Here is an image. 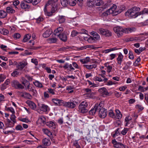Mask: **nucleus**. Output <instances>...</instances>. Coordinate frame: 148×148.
<instances>
[{
	"label": "nucleus",
	"mask_w": 148,
	"mask_h": 148,
	"mask_svg": "<svg viewBox=\"0 0 148 148\" xmlns=\"http://www.w3.org/2000/svg\"><path fill=\"white\" fill-rule=\"evenodd\" d=\"M12 86L16 89H21L24 88V86L17 80H14L12 82Z\"/></svg>",
	"instance_id": "8"
},
{
	"label": "nucleus",
	"mask_w": 148,
	"mask_h": 148,
	"mask_svg": "<svg viewBox=\"0 0 148 148\" xmlns=\"http://www.w3.org/2000/svg\"><path fill=\"white\" fill-rule=\"evenodd\" d=\"M52 101L55 104V105L63 106L64 101L62 100L58 99H52Z\"/></svg>",
	"instance_id": "13"
},
{
	"label": "nucleus",
	"mask_w": 148,
	"mask_h": 148,
	"mask_svg": "<svg viewBox=\"0 0 148 148\" xmlns=\"http://www.w3.org/2000/svg\"><path fill=\"white\" fill-rule=\"evenodd\" d=\"M42 143L44 145L46 146H49L51 144L50 139L47 138H44L42 140Z\"/></svg>",
	"instance_id": "30"
},
{
	"label": "nucleus",
	"mask_w": 148,
	"mask_h": 148,
	"mask_svg": "<svg viewBox=\"0 0 148 148\" xmlns=\"http://www.w3.org/2000/svg\"><path fill=\"white\" fill-rule=\"evenodd\" d=\"M33 84L36 87L39 88H42L43 87V86L42 83L38 81L34 82Z\"/></svg>",
	"instance_id": "50"
},
{
	"label": "nucleus",
	"mask_w": 148,
	"mask_h": 148,
	"mask_svg": "<svg viewBox=\"0 0 148 148\" xmlns=\"http://www.w3.org/2000/svg\"><path fill=\"white\" fill-rule=\"evenodd\" d=\"M48 41L49 43H54L57 42V39L55 38H50L48 39Z\"/></svg>",
	"instance_id": "54"
},
{
	"label": "nucleus",
	"mask_w": 148,
	"mask_h": 148,
	"mask_svg": "<svg viewBox=\"0 0 148 148\" xmlns=\"http://www.w3.org/2000/svg\"><path fill=\"white\" fill-rule=\"evenodd\" d=\"M115 112H116V118L118 119H121L122 117V114L120 111L118 109H116Z\"/></svg>",
	"instance_id": "40"
},
{
	"label": "nucleus",
	"mask_w": 148,
	"mask_h": 148,
	"mask_svg": "<svg viewBox=\"0 0 148 148\" xmlns=\"http://www.w3.org/2000/svg\"><path fill=\"white\" fill-rule=\"evenodd\" d=\"M87 4L89 7H93L95 5V0H88L87 1Z\"/></svg>",
	"instance_id": "38"
},
{
	"label": "nucleus",
	"mask_w": 148,
	"mask_h": 148,
	"mask_svg": "<svg viewBox=\"0 0 148 148\" xmlns=\"http://www.w3.org/2000/svg\"><path fill=\"white\" fill-rule=\"evenodd\" d=\"M132 119L131 116H127L125 119V126H127L128 124H129L131 122Z\"/></svg>",
	"instance_id": "23"
},
{
	"label": "nucleus",
	"mask_w": 148,
	"mask_h": 148,
	"mask_svg": "<svg viewBox=\"0 0 148 148\" xmlns=\"http://www.w3.org/2000/svg\"><path fill=\"white\" fill-rule=\"evenodd\" d=\"M88 104V103L86 100L82 102L79 106V111L83 113L87 112Z\"/></svg>",
	"instance_id": "3"
},
{
	"label": "nucleus",
	"mask_w": 148,
	"mask_h": 148,
	"mask_svg": "<svg viewBox=\"0 0 148 148\" xmlns=\"http://www.w3.org/2000/svg\"><path fill=\"white\" fill-rule=\"evenodd\" d=\"M7 15V13L4 11L0 10V18H4L6 17Z\"/></svg>",
	"instance_id": "41"
},
{
	"label": "nucleus",
	"mask_w": 148,
	"mask_h": 148,
	"mask_svg": "<svg viewBox=\"0 0 148 148\" xmlns=\"http://www.w3.org/2000/svg\"><path fill=\"white\" fill-rule=\"evenodd\" d=\"M93 95V93L92 92L90 93H86L84 94V97L86 99L91 98L92 97Z\"/></svg>",
	"instance_id": "36"
},
{
	"label": "nucleus",
	"mask_w": 148,
	"mask_h": 148,
	"mask_svg": "<svg viewBox=\"0 0 148 148\" xmlns=\"http://www.w3.org/2000/svg\"><path fill=\"white\" fill-rule=\"evenodd\" d=\"M31 35L30 34H27L25 35L23 39V42H26L28 40L31 38Z\"/></svg>",
	"instance_id": "46"
},
{
	"label": "nucleus",
	"mask_w": 148,
	"mask_h": 148,
	"mask_svg": "<svg viewBox=\"0 0 148 148\" xmlns=\"http://www.w3.org/2000/svg\"><path fill=\"white\" fill-rule=\"evenodd\" d=\"M113 30L118 37L122 36L124 33V29L120 26H117L114 27Z\"/></svg>",
	"instance_id": "5"
},
{
	"label": "nucleus",
	"mask_w": 148,
	"mask_h": 148,
	"mask_svg": "<svg viewBox=\"0 0 148 148\" xmlns=\"http://www.w3.org/2000/svg\"><path fill=\"white\" fill-rule=\"evenodd\" d=\"M140 10L139 8L134 6L128 10L125 13V14L126 16L135 18L140 15V12H138Z\"/></svg>",
	"instance_id": "1"
},
{
	"label": "nucleus",
	"mask_w": 148,
	"mask_h": 148,
	"mask_svg": "<svg viewBox=\"0 0 148 148\" xmlns=\"http://www.w3.org/2000/svg\"><path fill=\"white\" fill-rule=\"evenodd\" d=\"M93 36V38L96 40H99L100 38V36L96 32H91Z\"/></svg>",
	"instance_id": "42"
},
{
	"label": "nucleus",
	"mask_w": 148,
	"mask_h": 148,
	"mask_svg": "<svg viewBox=\"0 0 148 148\" xmlns=\"http://www.w3.org/2000/svg\"><path fill=\"white\" fill-rule=\"evenodd\" d=\"M115 148H129L128 146L124 145L122 143H118L114 147Z\"/></svg>",
	"instance_id": "27"
},
{
	"label": "nucleus",
	"mask_w": 148,
	"mask_h": 148,
	"mask_svg": "<svg viewBox=\"0 0 148 148\" xmlns=\"http://www.w3.org/2000/svg\"><path fill=\"white\" fill-rule=\"evenodd\" d=\"M52 32V31L51 29H48L43 33L42 36L45 38H47L50 36Z\"/></svg>",
	"instance_id": "16"
},
{
	"label": "nucleus",
	"mask_w": 148,
	"mask_h": 148,
	"mask_svg": "<svg viewBox=\"0 0 148 148\" xmlns=\"http://www.w3.org/2000/svg\"><path fill=\"white\" fill-rule=\"evenodd\" d=\"M38 120L42 123H44L45 122L46 119L44 116H41L39 118Z\"/></svg>",
	"instance_id": "61"
},
{
	"label": "nucleus",
	"mask_w": 148,
	"mask_h": 148,
	"mask_svg": "<svg viewBox=\"0 0 148 148\" xmlns=\"http://www.w3.org/2000/svg\"><path fill=\"white\" fill-rule=\"evenodd\" d=\"M20 6L21 8L23 9H28L30 7V6L27 3L23 2H21Z\"/></svg>",
	"instance_id": "33"
},
{
	"label": "nucleus",
	"mask_w": 148,
	"mask_h": 148,
	"mask_svg": "<svg viewBox=\"0 0 148 148\" xmlns=\"http://www.w3.org/2000/svg\"><path fill=\"white\" fill-rule=\"evenodd\" d=\"M16 116L14 115V114H12L10 118L11 120L14 123H16Z\"/></svg>",
	"instance_id": "59"
},
{
	"label": "nucleus",
	"mask_w": 148,
	"mask_h": 148,
	"mask_svg": "<svg viewBox=\"0 0 148 148\" xmlns=\"http://www.w3.org/2000/svg\"><path fill=\"white\" fill-rule=\"evenodd\" d=\"M127 86L126 85H124L120 87L119 88V90L121 91H124L127 88Z\"/></svg>",
	"instance_id": "63"
},
{
	"label": "nucleus",
	"mask_w": 148,
	"mask_h": 148,
	"mask_svg": "<svg viewBox=\"0 0 148 148\" xmlns=\"http://www.w3.org/2000/svg\"><path fill=\"white\" fill-rule=\"evenodd\" d=\"M129 130V128H125L121 132V133L123 135H125Z\"/></svg>",
	"instance_id": "53"
},
{
	"label": "nucleus",
	"mask_w": 148,
	"mask_h": 148,
	"mask_svg": "<svg viewBox=\"0 0 148 148\" xmlns=\"http://www.w3.org/2000/svg\"><path fill=\"white\" fill-rule=\"evenodd\" d=\"M63 106L68 108L73 109L75 107L76 105L73 101H70L68 102L64 101Z\"/></svg>",
	"instance_id": "12"
},
{
	"label": "nucleus",
	"mask_w": 148,
	"mask_h": 148,
	"mask_svg": "<svg viewBox=\"0 0 148 148\" xmlns=\"http://www.w3.org/2000/svg\"><path fill=\"white\" fill-rule=\"evenodd\" d=\"M80 61L82 64H87L90 62V57H87L85 58L80 59Z\"/></svg>",
	"instance_id": "29"
},
{
	"label": "nucleus",
	"mask_w": 148,
	"mask_h": 148,
	"mask_svg": "<svg viewBox=\"0 0 148 148\" xmlns=\"http://www.w3.org/2000/svg\"><path fill=\"white\" fill-rule=\"evenodd\" d=\"M34 40H30L29 41V43H32L31 46L29 47V48L30 49H32L33 50H36L37 49L40 48L41 47L40 46H38L36 47H32L33 45H34Z\"/></svg>",
	"instance_id": "32"
},
{
	"label": "nucleus",
	"mask_w": 148,
	"mask_h": 148,
	"mask_svg": "<svg viewBox=\"0 0 148 148\" xmlns=\"http://www.w3.org/2000/svg\"><path fill=\"white\" fill-rule=\"evenodd\" d=\"M72 49L71 47L69 46H66L65 47H61L60 49V51H67L71 49Z\"/></svg>",
	"instance_id": "49"
},
{
	"label": "nucleus",
	"mask_w": 148,
	"mask_h": 148,
	"mask_svg": "<svg viewBox=\"0 0 148 148\" xmlns=\"http://www.w3.org/2000/svg\"><path fill=\"white\" fill-rule=\"evenodd\" d=\"M60 39L62 41L65 42L67 40V37L66 34L63 33L58 36Z\"/></svg>",
	"instance_id": "35"
},
{
	"label": "nucleus",
	"mask_w": 148,
	"mask_h": 148,
	"mask_svg": "<svg viewBox=\"0 0 148 148\" xmlns=\"http://www.w3.org/2000/svg\"><path fill=\"white\" fill-rule=\"evenodd\" d=\"M64 30L63 28L62 27H59L55 29L54 33L55 35L58 36L62 33V32Z\"/></svg>",
	"instance_id": "14"
},
{
	"label": "nucleus",
	"mask_w": 148,
	"mask_h": 148,
	"mask_svg": "<svg viewBox=\"0 0 148 148\" xmlns=\"http://www.w3.org/2000/svg\"><path fill=\"white\" fill-rule=\"evenodd\" d=\"M99 33L106 37H110L112 36V33L109 30L106 29L100 28L99 29Z\"/></svg>",
	"instance_id": "6"
},
{
	"label": "nucleus",
	"mask_w": 148,
	"mask_h": 148,
	"mask_svg": "<svg viewBox=\"0 0 148 148\" xmlns=\"http://www.w3.org/2000/svg\"><path fill=\"white\" fill-rule=\"evenodd\" d=\"M57 20L59 23H64L65 21V17L62 16H59L57 17Z\"/></svg>",
	"instance_id": "37"
},
{
	"label": "nucleus",
	"mask_w": 148,
	"mask_h": 148,
	"mask_svg": "<svg viewBox=\"0 0 148 148\" xmlns=\"http://www.w3.org/2000/svg\"><path fill=\"white\" fill-rule=\"evenodd\" d=\"M98 110L97 109V108L96 107H94V108H92L91 110L89 111V114L90 115H94L96 112H98Z\"/></svg>",
	"instance_id": "48"
},
{
	"label": "nucleus",
	"mask_w": 148,
	"mask_h": 148,
	"mask_svg": "<svg viewBox=\"0 0 148 148\" xmlns=\"http://www.w3.org/2000/svg\"><path fill=\"white\" fill-rule=\"evenodd\" d=\"M104 65L106 68L105 69H107V71L108 73H110L112 69V66L111 65H109L108 63H106L104 64Z\"/></svg>",
	"instance_id": "31"
},
{
	"label": "nucleus",
	"mask_w": 148,
	"mask_h": 148,
	"mask_svg": "<svg viewBox=\"0 0 148 148\" xmlns=\"http://www.w3.org/2000/svg\"><path fill=\"white\" fill-rule=\"evenodd\" d=\"M23 84L25 86L26 85H27V88L29 91L32 92L34 93H35L36 90L34 89V87L32 84H30L29 82L27 80L22 82Z\"/></svg>",
	"instance_id": "7"
},
{
	"label": "nucleus",
	"mask_w": 148,
	"mask_h": 148,
	"mask_svg": "<svg viewBox=\"0 0 148 148\" xmlns=\"http://www.w3.org/2000/svg\"><path fill=\"white\" fill-rule=\"evenodd\" d=\"M58 0H49L47 4L45 5L44 10L45 12H47V7L49 5H51L52 7L51 12L54 13L57 11V7L56 5V3L58 1Z\"/></svg>",
	"instance_id": "2"
},
{
	"label": "nucleus",
	"mask_w": 148,
	"mask_h": 148,
	"mask_svg": "<svg viewBox=\"0 0 148 148\" xmlns=\"http://www.w3.org/2000/svg\"><path fill=\"white\" fill-rule=\"evenodd\" d=\"M95 41L94 38L92 37L89 36L88 39V42L89 43H92L95 42Z\"/></svg>",
	"instance_id": "58"
},
{
	"label": "nucleus",
	"mask_w": 148,
	"mask_h": 148,
	"mask_svg": "<svg viewBox=\"0 0 148 148\" xmlns=\"http://www.w3.org/2000/svg\"><path fill=\"white\" fill-rule=\"evenodd\" d=\"M48 92L51 94V95H54L55 94V90L54 89H53L51 88H48L47 89Z\"/></svg>",
	"instance_id": "56"
},
{
	"label": "nucleus",
	"mask_w": 148,
	"mask_h": 148,
	"mask_svg": "<svg viewBox=\"0 0 148 148\" xmlns=\"http://www.w3.org/2000/svg\"><path fill=\"white\" fill-rule=\"evenodd\" d=\"M19 74V72L16 71H14L12 73L11 75L13 77H17Z\"/></svg>",
	"instance_id": "62"
},
{
	"label": "nucleus",
	"mask_w": 148,
	"mask_h": 148,
	"mask_svg": "<svg viewBox=\"0 0 148 148\" xmlns=\"http://www.w3.org/2000/svg\"><path fill=\"white\" fill-rule=\"evenodd\" d=\"M129 58L132 60H133L134 59V56L133 53V52L131 51H129Z\"/></svg>",
	"instance_id": "60"
},
{
	"label": "nucleus",
	"mask_w": 148,
	"mask_h": 148,
	"mask_svg": "<svg viewBox=\"0 0 148 148\" xmlns=\"http://www.w3.org/2000/svg\"><path fill=\"white\" fill-rule=\"evenodd\" d=\"M69 5L71 6H75L76 3V0H69Z\"/></svg>",
	"instance_id": "52"
},
{
	"label": "nucleus",
	"mask_w": 148,
	"mask_h": 148,
	"mask_svg": "<svg viewBox=\"0 0 148 148\" xmlns=\"http://www.w3.org/2000/svg\"><path fill=\"white\" fill-rule=\"evenodd\" d=\"M63 68L65 69H68L70 71L75 70L74 68L73 67L72 64H69L68 63H66L63 66Z\"/></svg>",
	"instance_id": "21"
},
{
	"label": "nucleus",
	"mask_w": 148,
	"mask_h": 148,
	"mask_svg": "<svg viewBox=\"0 0 148 148\" xmlns=\"http://www.w3.org/2000/svg\"><path fill=\"white\" fill-rule=\"evenodd\" d=\"M117 58L116 59L117 64L118 65H121L122 62L123 61L124 56L121 52H119L116 54V56Z\"/></svg>",
	"instance_id": "9"
},
{
	"label": "nucleus",
	"mask_w": 148,
	"mask_h": 148,
	"mask_svg": "<svg viewBox=\"0 0 148 148\" xmlns=\"http://www.w3.org/2000/svg\"><path fill=\"white\" fill-rule=\"evenodd\" d=\"M46 125L52 130L55 129L56 127L55 123L53 121H49L46 123Z\"/></svg>",
	"instance_id": "15"
},
{
	"label": "nucleus",
	"mask_w": 148,
	"mask_h": 148,
	"mask_svg": "<svg viewBox=\"0 0 148 148\" xmlns=\"http://www.w3.org/2000/svg\"><path fill=\"white\" fill-rule=\"evenodd\" d=\"M25 66V64L23 62H21L18 64L17 66L18 70H22Z\"/></svg>",
	"instance_id": "39"
},
{
	"label": "nucleus",
	"mask_w": 148,
	"mask_h": 148,
	"mask_svg": "<svg viewBox=\"0 0 148 148\" xmlns=\"http://www.w3.org/2000/svg\"><path fill=\"white\" fill-rule=\"evenodd\" d=\"M87 48H89V50L93 49H95V47L93 45H87L80 47L79 49L80 50H82Z\"/></svg>",
	"instance_id": "26"
},
{
	"label": "nucleus",
	"mask_w": 148,
	"mask_h": 148,
	"mask_svg": "<svg viewBox=\"0 0 148 148\" xmlns=\"http://www.w3.org/2000/svg\"><path fill=\"white\" fill-rule=\"evenodd\" d=\"M119 128H118L111 133V135L113 138H115L116 136L120 134H121L119 132Z\"/></svg>",
	"instance_id": "28"
},
{
	"label": "nucleus",
	"mask_w": 148,
	"mask_h": 148,
	"mask_svg": "<svg viewBox=\"0 0 148 148\" xmlns=\"http://www.w3.org/2000/svg\"><path fill=\"white\" fill-rule=\"evenodd\" d=\"M98 91L101 95L103 97H105L109 94V93L106 89L104 87L99 88L98 90Z\"/></svg>",
	"instance_id": "10"
},
{
	"label": "nucleus",
	"mask_w": 148,
	"mask_h": 148,
	"mask_svg": "<svg viewBox=\"0 0 148 148\" xmlns=\"http://www.w3.org/2000/svg\"><path fill=\"white\" fill-rule=\"evenodd\" d=\"M5 110L8 112H10L12 113V114H14L15 112L14 110L12 107H6Z\"/></svg>",
	"instance_id": "55"
},
{
	"label": "nucleus",
	"mask_w": 148,
	"mask_h": 148,
	"mask_svg": "<svg viewBox=\"0 0 148 148\" xmlns=\"http://www.w3.org/2000/svg\"><path fill=\"white\" fill-rule=\"evenodd\" d=\"M6 11L7 13H14L15 12L14 10L10 7H8L6 8Z\"/></svg>",
	"instance_id": "51"
},
{
	"label": "nucleus",
	"mask_w": 148,
	"mask_h": 148,
	"mask_svg": "<svg viewBox=\"0 0 148 148\" xmlns=\"http://www.w3.org/2000/svg\"><path fill=\"white\" fill-rule=\"evenodd\" d=\"M6 120L7 122L6 124V125L7 127H11L14 126L15 123L13 122H12L8 119H7Z\"/></svg>",
	"instance_id": "25"
},
{
	"label": "nucleus",
	"mask_w": 148,
	"mask_h": 148,
	"mask_svg": "<svg viewBox=\"0 0 148 148\" xmlns=\"http://www.w3.org/2000/svg\"><path fill=\"white\" fill-rule=\"evenodd\" d=\"M21 96L22 97L26 99H31L32 98V96L29 93L25 92H21Z\"/></svg>",
	"instance_id": "17"
},
{
	"label": "nucleus",
	"mask_w": 148,
	"mask_h": 148,
	"mask_svg": "<svg viewBox=\"0 0 148 148\" xmlns=\"http://www.w3.org/2000/svg\"><path fill=\"white\" fill-rule=\"evenodd\" d=\"M97 64H84L83 65L84 67L86 68V69L90 70L93 68H95L97 67Z\"/></svg>",
	"instance_id": "22"
},
{
	"label": "nucleus",
	"mask_w": 148,
	"mask_h": 148,
	"mask_svg": "<svg viewBox=\"0 0 148 148\" xmlns=\"http://www.w3.org/2000/svg\"><path fill=\"white\" fill-rule=\"evenodd\" d=\"M79 34H82V33L78 32L75 30H73L71 33V36L72 37H74Z\"/></svg>",
	"instance_id": "57"
},
{
	"label": "nucleus",
	"mask_w": 148,
	"mask_h": 148,
	"mask_svg": "<svg viewBox=\"0 0 148 148\" xmlns=\"http://www.w3.org/2000/svg\"><path fill=\"white\" fill-rule=\"evenodd\" d=\"M42 131L44 134L49 137H51L52 135L51 132L47 129L43 128L42 129Z\"/></svg>",
	"instance_id": "34"
},
{
	"label": "nucleus",
	"mask_w": 148,
	"mask_h": 148,
	"mask_svg": "<svg viewBox=\"0 0 148 148\" xmlns=\"http://www.w3.org/2000/svg\"><path fill=\"white\" fill-rule=\"evenodd\" d=\"M95 5L100 6L104 4L103 1L102 0H95Z\"/></svg>",
	"instance_id": "45"
},
{
	"label": "nucleus",
	"mask_w": 148,
	"mask_h": 148,
	"mask_svg": "<svg viewBox=\"0 0 148 148\" xmlns=\"http://www.w3.org/2000/svg\"><path fill=\"white\" fill-rule=\"evenodd\" d=\"M139 40L137 37H130L126 39V41L127 42L137 41Z\"/></svg>",
	"instance_id": "43"
},
{
	"label": "nucleus",
	"mask_w": 148,
	"mask_h": 148,
	"mask_svg": "<svg viewBox=\"0 0 148 148\" xmlns=\"http://www.w3.org/2000/svg\"><path fill=\"white\" fill-rule=\"evenodd\" d=\"M69 0H61V3L64 7H66L69 5Z\"/></svg>",
	"instance_id": "44"
},
{
	"label": "nucleus",
	"mask_w": 148,
	"mask_h": 148,
	"mask_svg": "<svg viewBox=\"0 0 148 148\" xmlns=\"http://www.w3.org/2000/svg\"><path fill=\"white\" fill-rule=\"evenodd\" d=\"M40 110L43 112H46L49 111L50 110V108L47 105L43 104H42L40 107Z\"/></svg>",
	"instance_id": "20"
},
{
	"label": "nucleus",
	"mask_w": 148,
	"mask_h": 148,
	"mask_svg": "<svg viewBox=\"0 0 148 148\" xmlns=\"http://www.w3.org/2000/svg\"><path fill=\"white\" fill-rule=\"evenodd\" d=\"M116 8L117 7L116 5H113L107 11L104 12L103 13V15L104 16H106L111 14L116 13L117 12Z\"/></svg>",
	"instance_id": "4"
},
{
	"label": "nucleus",
	"mask_w": 148,
	"mask_h": 148,
	"mask_svg": "<svg viewBox=\"0 0 148 148\" xmlns=\"http://www.w3.org/2000/svg\"><path fill=\"white\" fill-rule=\"evenodd\" d=\"M140 134L136 132L134 134V136L132 137L133 141L134 142H137L139 140V136Z\"/></svg>",
	"instance_id": "19"
},
{
	"label": "nucleus",
	"mask_w": 148,
	"mask_h": 148,
	"mask_svg": "<svg viewBox=\"0 0 148 148\" xmlns=\"http://www.w3.org/2000/svg\"><path fill=\"white\" fill-rule=\"evenodd\" d=\"M26 103L32 109L34 110L36 108V105L32 101L30 100H27L26 101Z\"/></svg>",
	"instance_id": "18"
},
{
	"label": "nucleus",
	"mask_w": 148,
	"mask_h": 148,
	"mask_svg": "<svg viewBox=\"0 0 148 148\" xmlns=\"http://www.w3.org/2000/svg\"><path fill=\"white\" fill-rule=\"evenodd\" d=\"M135 108H136L140 110H142L144 109V107L140 104H137L136 105Z\"/></svg>",
	"instance_id": "64"
},
{
	"label": "nucleus",
	"mask_w": 148,
	"mask_h": 148,
	"mask_svg": "<svg viewBox=\"0 0 148 148\" xmlns=\"http://www.w3.org/2000/svg\"><path fill=\"white\" fill-rule=\"evenodd\" d=\"M106 112L107 110L104 108H101L98 111L99 113V116L102 118H104L106 117L107 115Z\"/></svg>",
	"instance_id": "11"
},
{
	"label": "nucleus",
	"mask_w": 148,
	"mask_h": 148,
	"mask_svg": "<svg viewBox=\"0 0 148 148\" xmlns=\"http://www.w3.org/2000/svg\"><path fill=\"white\" fill-rule=\"evenodd\" d=\"M136 30L135 28L133 27L127 28L124 29V33L128 34L134 32Z\"/></svg>",
	"instance_id": "24"
},
{
	"label": "nucleus",
	"mask_w": 148,
	"mask_h": 148,
	"mask_svg": "<svg viewBox=\"0 0 148 148\" xmlns=\"http://www.w3.org/2000/svg\"><path fill=\"white\" fill-rule=\"evenodd\" d=\"M103 104L102 102H100L99 104H96L95 105V107H96L97 110H100L101 108H103Z\"/></svg>",
	"instance_id": "47"
}]
</instances>
